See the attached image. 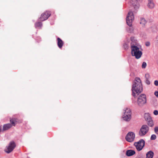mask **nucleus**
<instances>
[{"instance_id": "1", "label": "nucleus", "mask_w": 158, "mask_h": 158, "mask_svg": "<svg viewBox=\"0 0 158 158\" xmlns=\"http://www.w3.org/2000/svg\"><path fill=\"white\" fill-rule=\"evenodd\" d=\"M132 95L134 97L136 96L135 93L138 95L142 91L143 86L139 78L135 77L132 85Z\"/></svg>"}, {"instance_id": "2", "label": "nucleus", "mask_w": 158, "mask_h": 158, "mask_svg": "<svg viewBox=\"0 0 158 158\" xmlns=\"http://www.w3.org/2000/svg\"><path fill=\"white\" fill-rule=\"evenodd\" d=\"M131 53L132 55L135 56L136 58L138 59L141 56L142 53L139 50V48L135 45L137 43V40H135L134 37H131Z\"/></svg>"}, {"instance_id": "3", "label": "nucleus", "mask_w": 158, "mask_h": 158, "mask_svg": "<svg viewBox=\"0 0 158 158\" xmlns=\"http://www.w3.org/2000/svg\"><path fill=\"white\" fill-rule=\"evenodd\" d=\"M131 111L130 109L128 108L125 109L122 116L123 120L126 122H129L131 120Z\"/></svg>"}, {"instance_id": "4", "label": "nucleus", "mask_w": 158, "mask_h": 158, "mask_svg": "<svg viewBox=\"0 0 158 158\" xmlns=\"http://www.w3.org/2000/svg\"><path fill=\"white\" fill-rule=\"evenodd\" d=\"M147 102V98L145 94H142L139 95L137 98V103L140 107L143 106Z\"/></svg>"}, {"instance_id": "5", "label": "nucleus", "mask_w": 158, "mask_h": 158, "mask_svg": "<svg viewBox=\"0 0 158 158\" xmlns=\"http://www.w3.org/2000/svg\"><path fill=\"white\" fill-rule=\"evenodd\" d=\"M134 145L138 151H141L144 146L145 141L143 139H141L138 142L134 143Z\"/></svg>"}, {"instance_id": "6", "label": "nucleus", "mask_w": 158, "mask_h": 158, "mask_svg": "<svg viewBox=\"0 0 158 158\" xmlns=\"http://www.w3.org/2000/svg\"><path fill=\"white\" fill-rule=\"evenodd\" d=\"M149 130V128L147 125H143L139 131V135L141 136L145 135L148 132Z\"/></svg>"}, {"instance_id": "7", "label": "nucleus", "mask_w": 158, "mask_h": 158, "mask_svg": "<svg viewBox=\"0 0 158 158\" xmlns=\"http://www.w3.org/2000/svg\"><path fill=\"white\" fill-rule=\"evenodd\" d=\"M134 19L133 14L131 11H129L126 18V22L127 24L130 27L132 25V21Z\"/></svg>"}, {"instance_id": "8", "label": "nucleus", "mask_w": 158, "mask_h": 158, "mask_svg": "<svg viewBox=\"0 0 158 158\" xmlns=\"http://www.w3.org/2000/svg\"><path fill=\"white\" fill-rule=\"evenodd\" d=\"M15 146L16 145L15 142L14 141H11L9 143L8 146L6 147L5 151L6 153H9L13 151Z\"/></svg>"}, {"instance_id": "9", "label": "nucleus", "mask_w": 158, "mask_h": 158, "mask_svg": "<svg viewBox=\"0 0 158 158\" xmlns=\"http://www.w3.org/2000/svg\"><path fill=\"white\" fill-rule=\"evenodd\" d=\"M135 134L133 132H129L125 138L126 140L129 142H131L134 140L135 138Z\"/></svg>"}, {"instance_id": "10", "label": "nucleus", "mask_w": 158, "mask_h": 158, "mask_svg": "<svg viewBox=\"0 0 158 158\" xmlns=\"http://www.w3.org/2000/svg\"><path fill=\"white\" fill-rule=\"evenodd\" d=\"M49 16V13L48 12H46L42 14L41 17L39 19V20L40 21H44L48 19Z\"/></svg>"}, {"instance_id": "11", "label": "nucleus", "mask_w": 158, "mask_h": 158, "mask_svg": "<svg viewBox=\"0 0 158 158\" xmlns=\"http://www.w3.org/2000/svg\"><path fill=\"white\" fill-rule=\"evenodd\" d=\"M148 6L150 9L153 8L155 6V4L153 0H148Z\"/></svg>"}, {"instance_id": "12", "label": "nucleus", "mask_w": 158, "mask_h": 158, "mask_svg": "<svg viewBox=\"0 0 158 158\" xmlns=\"http://www.w3.org/2000/svg\"><path fill=\"white\" fill-rule=\"evenodd\" d=\"M12 126V125L10 123H8L4 125L2 129L3 131H6L8 130Z\"/></svg>"}, {"instance_id": "13", "label": "nucleus", "mask_w": 158, "mask_h": 158, "mask_svg": "<svg viewBox=\"0 0 158 158\" xmlns=\"http://www.w3.org/2000/svg\"><path fill=\"white\" fill-rule=\"evenodd\" d=\"M57 40L58 46L60 48H61L63 45V42L59 38H58Z\"/></svg>"}, {"instance_id": "14", "label": "nucleus", "mask_w": 158, "mask_h": 158, "mask_svg": "<svg viewBox=\"0 0 158 158\" xmlns=\"http://www.w3.org/2000/svg\"><path fill=\"white\" fill-rule=\"evenodd\" d=\"M135 151L133 150H128L126 152V155L128 156H132L135 154Z\"/></svg>"}, {"instance_id": "15", "label": "nucleus", "mask_w": 158, "mask_h": 158, "mask_svg": "<svg viewBox=\"0 0 158 158\" xmlns=\"http://www.w3.org/2000/svg\"><path fill=\"white\" fill-rule=\"evenodd\" d=\"M146 158H153L154 153L151 151L148 152L146 154Z\"/></svg>"}, {"instance_id": "16", "label": "nucleus", "mask_w": 158, "mask_h": 158, "mask_svg": "<svg viewBox=\"0 0 158 158\" xmlns=\"http://www.w3.org/2000/svg\"><path fill=\"white\" fill-rule=\"evenodd\" d=\"M35 25L36 28L40 29L42 26V24L41 22H38L35 23Z\"/></svg>"}, {"instance_id": "17", "label": "nucleus", "mask_w": 158, "mask_h": 158, "mask_svg": "<svg viewBox=\"0 0 158 158\" xmlns=\"http://www.w3.org/2000/svg\"><path fill=\"white\" fill-rule=\"evenodd\" d=\"M145 119L146 121L150 120L152 119L151 117L148 113H146L144 114Z\"/></svg>"}, {"instance_id": "18", "label": "nucleus", "mask_w": 158, "mask_h": 158, "mask_svg": "<svg viewBox=\"0 0 158 158\" xmlns=\"http://www.w3.org/2000/svg\"><path fill=\"white\" fill-rule=\"evenodd\" d=\"M146 23V21L144 18H142L141 19L140 23L142 24V26H143Z\"/></svg>"}, {"instance_id": "19", "label": "nucleus", "mask_w": 158, "mask_h": 158, "mask_svg": "<svg viewBox=\"0 0 158 158\" xmlns=\"http://www.w3.org/2000/svg\"><path fill=\"white\" fill-rule=\"evenodd\" d=\"M147 121H148V124L149 126L152 127L153 126L154 124L153 123V121L152 119H151L150 120H149Z\"/></svg>"}, {"instance_id": "20", "label": "nucleus", "mask_w": 158, "mask_h": 158, "mask_svg": "<svg viewBox=\"0 0 158 158\" xmlns=\"http://www.w3.org/2000/svg\"><path fill=\"white\" fill-rule=\"evenodd\" d=\"M10 122L13 125L15 126V122H16V120L15 118H12L10 119Z\"/></svg>"}, {"instance_id": "21", "label": "nucleus", "mask_w": 158, "mask_h": 158, "mask_svg": "<svg viewBox=\"0 0 158 158\" xmlns=\"http://www.w3.org/2000/svg\"><path fill=\"white\" fill-rule=\"evenodd\" d=\"M156 135L155 134H153L152 135L150 139L152 140H154L156 139Z\"/></svg>"}, {"instance_id": "22", "label": "nucleus", "mask_w": 158, "mask_h": 158, "mask_svg": "<svg viewBox=\"0 0 158 158\" xmlns=\"http://www.w3.org/2000/svg\"><path fill=\"white\" fill-rule=\"evenodd\" d=\"M147 66V64L146 63L144 62L143 63L142 65V67L143 69H145L146 68V66Z\"/></svg>"}, {"instance_id": "23", "label": "nucleus", "mask_w": 158, "mask_h": 158, "mask_svg": "<svg viewBox=\"0 0 158 158\" xmlns=\"http://www.w3.org/2000/svg\"><path fill=\"white\" fill-rule=\"evenodd\" d=\"M155 132L157 134H158V127H156L154 129Z\"/></svg>"}, {"instance_id": "24", "label": "nucleus", "mask_w": 158, "mask_h": 158, "mask_svg": "<svg viewBox=\"0 0 158 158\" xmlns=\"http://www.w3.org/2000/svg\"><path fill=\"white\" fill-rule=\"evenodd\" d=\"M153 114L155 115H157L158 114V111L156 110H154L153 112Z\"/></svg>"}, {"instance_id": "25", "label": "nucleus", "mask_w": 158, "mask_h": 158, "mask_svg": "<svg viewBox=\"0 0 158 158\" xmlns=\"http://www.w3.org/2000/svg\"><path fill=\"white\" fill-rule=\"evenodd\" d=\"M36 40L37 42H39L41 40V39L40 37H37L36 38Z\"/></svg>"}, {"instance_id": "26", "label": "nucleus", "mask_w": 158, "mask_h": 158, "mask_svg": "<svg viewBox=\"0 0 158 158\" xmlns=\"http://www.w3.org/2000/svg\"><path fill=\"white\" fill-rule=\"evenodd\" d=\"M128 31L130 32H131L133 31V29L132 27H130L127 29Z\"/></svg>"}, {"instance_id": "27", "label": "nucleus", "mask_w": 158, "mask_h": 158, "mask_svg": "<svg viewBox=\"0 0 158 158\" xmlns=\"http://www.w3.org/2000/svg\"><path fill=\"white\" fill-rule=\"evenodd\" d=\"M154 94L158 98V91H156L154 93Z\"/></svg>"}, {"instance_id": "28", "label": "nucleus", "mask_w": 158, "mask_h": 158, "mask_svg": "<svg viewBox=\"0 0 158 158\" xmlns=\"http://www.w3.org/2000/svg\"><path fill=\"white\" fill-rule=\"evenodd\" d=\"M154 84L156 86L158 85V81L157 80H155V81Z\"/></svg>"}, {"instance_id": "29", "label": "nucleus", "mask_w": 158, "mask_h": 158, "mask_svg": "<svg viewBox=\"0 0 158 158\" xmlns=\"http://www.w3.org/2000/svg\"><path fill=\"white\" fill-rule=\"evenodd\" d=\"M128 46V45L127 43H125L124 45V47L125 48V49H127V48Z\"/></svg>"}, {"instance_id": "30", "label": "nucleus", "mask_w": 158, "mask_h": 158, "mask_svg": "<svg viewBox=\"0 0 158 158\" xmlns=\"http://www.w3.org/2000/svg\"><path fill=\"white\" fill-rule=\"evenodd\" d=\"M145 77L147 79H148L149 77V75L148 74H146L145 75Z\"/></svg>"}, {"instance_id": "31", "label": "nucleus", "mask_w": 158, "mask_h": 158, "mask_svg": "<svg viewBox=\"0 0 158 158\" xmlns=\"http://www.w3.org/2000/svg\"><path fill=\"white\" fill-rule=\"evenodd\" d=\"M150 45V43L149 42H147L146 43V45L147 46H149Z\"/></svg>"}, {"instance_id": "32", "label": "nucleus", "mask_w": 158, "mask_h": 158, "mask_svg": "<svg viewBox=\"0 0 158 158\" xmlns=\"http://www.w3.org/2000/svg\"><path fill=\"white\" fill-rule=\"evenodd\" d=\"M156 41L157 43H158V35L156 37Z\"/></svg>"}, {"instance_id": "33", "label": "nucleus", "mask_w": 158, "mask_h": 158, "mask_svg": "<svg viewBox=\"0 0 158 158\" xmlns=\"http://www.w3.org/2000/svg\"><path fill=\"white\" fill-rule=\"evenodd\" d=\"M146 83L148 84H150V81H149L148 80H147V81H146Z\"/></svg>"}, {"instance_id": "34", "label": "nucleus", "mask_w": 158, "mask_h": 158, "mask_svg": "<svg viewBox=\"0 0 158 158\" xmlns=\"http://www.w3.org/2000/svg\"><path fill=\"white\" fill-rule=\"evenodd\" d=\"M2 131V126H0V132Z\"/></svg>"}]
</instances>
